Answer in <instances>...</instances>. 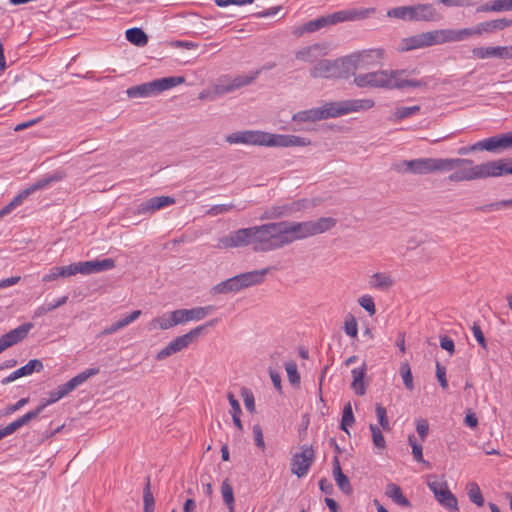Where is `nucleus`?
Here are the masks:
<instances>
[{"instance_id": "nucleus-35", "label": "nucleus", "mask_w": 512, "mask_h": 512, "mask_svg": "<svg viewBox=\"0 0 512 512\" xmlns=\"http://www.w3.org/2000/svg\"><path fill=\"white\" fill-rule=\"evenodd\" d=\"M469 168H465V166L461 168H456L457 170L449 175L448 179L451 182H462V181H472L478 179L476 165H469Z\"/></svg>"}, {"instance_id": "nucleus-17", "label": "nucleus", "mask_w": 512, "mask_h": 512, "mask_svg": "<svg viewBox=\"0 0 512 512\" xmlns=\"http://www.w3.org/2000/svg\"><path fill=\"white\" fill-rule=\"evenodd\" d=\"M396 170L401 173L430 174L432 173V158L404 160L396 166Z\"/></svg>"}, {"instance_id": "nucleus-45", "label": "nucleus", "mask_w": 512, "mask_h": 512, "mask_svg": "<svg viewBox=\"0 0 512 512\" xmlns=\"http://www.w3.org/2000/svg\"><path fill=\"white\" fill-rule=\"evenodd\" d=\"M348 10H340L329 15L323 16L326 26L349 21Z\"/></svg>"}, {"instance_id": "nucleus-21", "label": "nucleus", "mask_w": 512, "mask_h": 512, "mask_svg": "<svg viewBox=\"0 0 512 512\" xmlns=\"http://www.w3.org/2000/svg\"><path fill=\"white\" fill-rule=\"evenodd\" d=\"M472 54L478 59L487 58H500V59H512V45L497 46V47H475L472 49Z\"/></svg>"}, {"instance_id": "nucleus-5", "label": "nucleus", "mask_w": 512, "mask_h": 512, "mask_svg": "<svg viewBox=\"0 0 512 512\" xmlns=\"http://www.w3.org/2000/svg\"><path fill=\"white\" fill-rule=\"evenodd\" d=\"M375 106L373 99H347L326 102L321 106L323 119L337 118L349 113L367 111Z\"/></svg>"}, {"instance_id": "nucleus-3", "label": "nucleus", "mask_w": 512, "mask_h": 512, "mask_svg": "<svg viewBox=\"0 0 512 512\" xmlns=\"http://www.w3.org/2000/svg\"><path fill=\"white\" fill-rule=\"evenodd\" d=\"M285 246L296 240L306 239L318 234L325 233L337 224L333 217H321L313 221L287 222L281 221Z\"/></svg>"}, {"instance_id": "nucleus-14", "label": "nucleus", "mask_w": 512, "mask_h": 512, "mask_svg": "<svg viewBox=\"0 0 512 512\" xmlns=\"http://www.w3.org/2000/svg\"><path fill=\"white\" fill-rule=\"evenodd\" d=\"M315 458V452L312 446L304 445L301 447V452L295 453L291 459V472L297 477H304L310 467L312 466Z\"/></svg>"}, {"instance_id": "nucleus-48", "label": "nucleus", "mask_w": 512, "mask_h": 512, "mask_svg": "<svg viewBox=\"0 0 512 512\" xmlns=\"http://www.w3.org/2000/svg\"><path fill=\"white\" fill-rule=\"evenodd\" d=\"M99 373V368H89L72 379L69 380V383L72 384V387L75 389L79 385L83 384L87 379H89L91 376H94Z\"/></svg>"}, {"instance_id": "nucleus-63", "label": "nucleus", "mask_w": 512, "mask_h": 512, "mask_svg": "<svg viewBox=\"0 0 512 512\" xmlns=\"http://www.w3.org/2000/svg\"><path fill=\"white\" fill-rule=\"evenodd\" d=\"M436 377L439 381L440 386L443 389L448 388V382L446 378V368L441 365L439 362L436 363Z\"/></svg>"}, {"instance_id": "nucleus-33", "label": "nucleus", "mask_w": 512, "mask_h": 512, "mask_svg": "<svg viewBox=\"0 0 512 512\" xmlns=\"http://www.w3.org/2000/svg\"><path fill=\"white\" fill-rule=\"evenodd\" d=\"M270 268H263L260 270H254L246 273L239 274L243 283L244 288H248L254 285H258L264 281L265 276L269 272Z\"/></svg>"}, {"instance_id": "nucleus-1", "label": "nucleus", "mask_w": 512, "mask_h": 512, "mask_svg": "<svg viewBox=\"0 0 512 512\" xmlns=\"http://www.w3.org/2000/svg\"><path fill=\"white\" fill-rule=\"evenodd\" d=\"M252 246L255 252H269L285 247L281 222L241 228L219 238L216 248Z\"/></svg>"}, {"instance_id": "nucleus-51", "label": "nucleus", "mask_w": 512, "mask_h": 512, "mask_svg": "<svg viewBox=\"0 0 512 512\" xmlns=\"http://www.w3.org/2000/svg\"><path fill=\"white\" fill-rule=\"evenodd\" d=\"M285 369L287 372V376L289 379V382L292 385H299L300 383V375L297 370V365L294 361H289L285 364Z\"/></svg>"}, {"instance_id": "nucleus-55", "label": "nucleus", "mask_w": 512, "mask_h": 512, "mask_svg": "<svg viewBox=\"0 0 512 512\" xmlns=\"http://www.w3.org/2000/svg\"><path fill=\"white\" fill-rule=\"evenodd\" d=\"M233 208H235L233 203L213 205L206 211V215L217 216L220 214H225L231 211Z\"/></svg>"}, {"instance_id": "nucleus-29", "label": "nucleus", "mask_w": 512, "mask_h": 512, "mask_svg": "<svg viewBox=\"0 0 512 512\" xmlns=\"http://www.w3.org/2000/svg\"><path fill=\"white\" fill-rule=\"evenodd\" d=\"M512 26V19L501 18L490 21H485L477 24L478 27V36L484 33H494L499 30H503L505 28Z\"/></svg>"}, {"instance_id": "nucleus-25", "label": "nucleus", "mask_w": 512, "mask_h": 512, "mask_svg": "<svg viewBox=\"0 0 512 512\" xmlns=\"http://www.w3.org/2000/svg\"><path fill=\"white\" fill-rule=\"evenodd\" d=\"M412 21H433L439 19V14L432 4L410 6Z\"/></svg>"}, {"instance_id": "nucleus-23", "label": "nucleus", "mask_w": 512, "mask_h": 512, "mask_svg": "<svg viewBox=\"0 0 512 512\" xmlns=\"http://www.w3.org/2000/svg\"><path fill=\"white\" fill-rule=\"evenodd\" d=\"M174 203L175 199L171 196L153 197L138 205L134 214L141 215L153 213L156 210L172 205Z\"/></svg>"}, {"instance_id": "nucleus-57", "label": "nucleus", "mask_w": 512, "mask_h": 512, "mask_svg": "<svg viewBox=\"0 0 512 512\" xmlns=\"http://www.w3.org/2000/svg\"><path fill=\"white\" fill-rule=\"evenodd\" d=\"M375 412H376V416L378 418L380 426L384 430H389L390 424H389V420L387 417L386 409L381 404H376Z\"/></svg>"}, {"instance_id": "nucleus-10", "label": "nucleus", "mask_w": 512, "mask_h": 512, "mask_svg": "<svg viewBox=\"0 0 512 512\" xmlns=\"http://www.w3.org/2000/svg\"><path fill=\"white\" fill-rule=\"evenodd\" d=\"M478 179L512 174V158H502L476 165Z\"/></svg>"}, {"instance_id": "nucleus-61", "label": "nucleus", "mask_w": 512, "mask_h": 512, "mask_svg": "<svg viewBox=\"0 0 512 512\" xmlns=\"http://www.w3.org/2000/svg\"><path fill=\"white\" fill-rule=\"evenodd\" d=\"M241 395L243 397L244 405L248 411L253 413L255 411V400L252 392L246 388L242 389Z\"/></svg>"}, {"instance_id": "nucleus-18", "label": "nucleus", "mask_w": 512, "mask_h": 512, "mask_svg": "<svg viewBox=\"0 0 512 512\" xmlns=\"http://www.w3.org/2000/svg\"><path fill=\"white\" fill-rule=\"evenodd\" d=\"M32 323H24L0 337V353L25 339L32 329Z\"/></svg>"}, {"instance_id": "nucleus-49", "label": "nucleus", "mask_w": 512, "mask_h": 512, "mask_svg": "<svg viewBox=\"0 0 512 512\" xmlns=\"http://www.w3.org/2000/svg\"><path fill=\"white\" fill-rule=\"evenodd\" d=\"M468 496L471 502L476 504L477 506L481 507L484 505V498L480 491L479 486L472 482L468 486Z\"/></svg>"}, {"instance_id": "nucleus-30", "label": "nucleus", "mask_w": 512, "mask_h": 512, "mask_svg": "<svg viewBox=\"0 0 512 512\" xmlns=\"http://www.w3.org/2000/svg\"><path fill=\"white\" fill-rule=\"evenodd\" d=\"M178 325L175 310L170 313H164L161 316L155 317L149 323L150 329L168 330Z\"/></svg>"}, {"instance_id": "nucleus-39", "label": "nucleus", "mask_w": 512, "mask_h": 512, "mask_svg": "<svg viewBox=\"0 0 512 512\" xmlns=\"http://www.w3.org/2000/svg\"><path fill=\"white\" fill-rule=\"evenodd\" d=\"M70 276H73V270H72L71 264L67 265V266H56V267L51 268L49 270V272L42 277V281L50 282V281L57 280L60 277H70Z\"/></svg>"}, {"instance_id": "nucleus-28", "label": "nucleus", "mask_w": 512, "mask_h": 512, "mask_svg": "<svg viewBox=\"0 0 512 512\" xmlns=\"http://www.w3.org/2000/svg\"><path fill=\"white\" fill-rule=\"evenodd\" d=\"M244 289L240 275L226 279L212 288L214 294H227Z\"/></svg>"}, {"instance_id": "nucleus-58", "label": "nucleus", "mask_w": 512, "mask_h": 512, "mask_svg": "<svg viewBox=\"0 0 512 512\" xmlns=\"http://www.w3.org/2000/svg\"><path fill=\"white\" fill-rule=\"evenodd\" d=\"M359 305L365 309L370 316H373L376 313L375 303L371 296L363 295L358 299Z\"/></svg>"}, {"instance_id": "nucleus-60", "label": "nucleus", "mask_w": 512, "mask_h": 512, "mask_svg": "<svg viewBox=\"0 0 512 512\" xmlns=\"http://www.w3.org/2000/svg\"><path fill=\"white\" fill-rule=\"evenodd\" d=\"M344 330L348 336H351V337L357 336L358 324H357L356 319L353 316H350L349 318L346 319L345 324H344Z\"/></svg>"}, {"instance_id": "nucleus-34", "label": "nucleus", "mask_w": 512, "mask_h": 512, "mask_svg": "<svg viewBox=\"0 0 512 512\" xmlns=\"http://www.w3.org/2000/svg\"><path fill=\"white\" fill-rule=\"evenodd\" d=\"M323 112L321 111V107H315L307 110H302L295 113L292 116V120L295 122H316L323 119Z\"/></svg>"}, {"instance_id": "nucleus-9", "label": "nucleus", "mask_w": 512, "mask_h": 512, "mask_svg": "<svg viewBox=\"0 0 512 512\" xmlns=\"http://www.w3.org/2000/svg\"><path fill=\"white\" fill-rule=\"evenodd\" d=\"M217 323V319L210 320L202 325H199L193 329H191L188 333L178 336L173 339L166 347L160 350L156 359L162 361L171 355L182 351L187 348L191 343L197 340V338L204 334L207 328L214 326Z\"/></svg>"}, {"instance_id": "nucleus-62", "label": "nucleus", "mask_w": 512, "mask_h": 512, "mask_svg": "<svg viewBox=\"0 0 512 512\" xmlns=\"http://www.w3.org/2000/svg\"><path fill=\"white\" fill-rule=\"evenodd\" d=\"M252 430H253L255 445L258 448H260L261 450H264L265 449V442H264L263 432H262L261 426L259 424H255L253 426Z\"/></svg>"}, {"instance_id": "nucleus-24", "label": "nucleus", "mask_w": 512, "mask_h": 512, "mask_svg": "<svg viewBox=\"0 0 512 512\" xmlns=\"http://www.w3.org/2000/svg\"><path fill=\"white\" fill-rule=\"evenodd\" d=\"M478 27L464 28L460 30L439 29L441 44L447 42L462 41L470 36L478 35Z\"/></svg>"}, {"instance_id": "nucleus-32", "label": "nucleus", "mask_w": 512, "mask_h": 512, "mask_svg": "<svg viewBox=\"0 0 512 512\" xmlns=\"http://www.w3.org/2000/svg\"><path fill=\"white\" fill-rule=\"evenodd\" d=\"M324 47H326V45L323 44H314L304 47L296 51L295 58L302 62H313L323 53Z\"/></svg>"}, {"instance_id": "nucleus-41", "label": "nucleus", "mask_w": 512, "mask_h": 512, "mask_svg": "<svg viewBox=\"0 0 512 512\" xmlns=\"http://www.w3.org/2000/svg\"><path fill=\"white\" fill-rule=\"evenodd\" d=\"M221 494L223 498V502L227 506L229 512H235V499L232 485L229 483L228 479H225L221 485Z\"/></svg>"}, {"instance_id": "nucleus-6", "label": "nucleus", "mask_w": 512, "mask_h": 512, "mask_svg": "<svg viewBox=\"0 0 512 512\" xmlns=\"http://www.w3.org/2000/svg\"><path fill=\"white\" fill-rule=\"evenodd\" d=\"M185 82L182 76L164 77L155 79L151 82L142 83L127 89L126 94L129 98H147L156 96L163 91L171 89Z\"/></svg>"}, {"instance_id": "nucleus-20", "label": "nucleus", "mask_w": 512, "mask_h": 512, "mask_svg": "<svg viewBox=\"0 0 512 512\" xmlns=\"http://www.w3.org/2000/svg\"><path fill=\"white\" fill-rule=\"evenodd\" d=\"M260 74V70H256L249 75L237 76L229 81H221L217 86L216 90L218 93H229L243 86L251 84Z\"/></svg>"}, {"instance_id": "nucleus-11", "label": "nucleus", "mask_w": 512, "mask_h": 512, "mask_svg": "<svg viewBox=\"0 0 512 512\" xmlns=\"http://www.w3.org/2000/svg\"><path fill=\"white\" fill-rule=\"evenodd\" d=\"M428 487L433 492L436 500L443 506L449 509H458L457 498L448 489L446 481L439 479L436 476L430 477L428 480Z\"/></svg>"}, {"instance_id": "nucleus-36", "label": "nucleus", "mask_w": 512, "mask_h": 512, "mask_svg": "<svg viewBox=\"0 0 512 512\" xmlns=\"http://www.w3.org/2000/svg\"><path fill=\"white\" fill-rule=\"evenodd\" d=\"M512 10V0H492L477 8L478 12H502Z\"/></svg>"}, {"instance_id": "nucleus-44", "label": "nucleus", "mask_w": 512, "mask_h": 512, "mask_svg": "<svg viewBox=\"0 0 512 512\" xmlns=\"http://www.w3.org/2000/svg\"><path fill=\"white\" fill-rule=\"evenodd\" d=\"M506 207H512V198L506 199V200H500V201L485 204L482 206H478L475 208V211L487 213L492 210H499L501 208H506Z\"/></svg>"}, {"instance_id": "nucleus-8", "label": "nucleus", "mask_w": 512, "mask_h": 512, "mask_svg": "<svg viewBox=\"0 0 512 512\" xmlns=\"http://www.w3.org/2000/svg\"><path fill=\"white\" fill-rule=\"evenodd\" d=\"M349 62L346 57L335 60H318L309 70L312 78H348L351 75Z\"/></svg>"}, {"instance_id": "nucleus-15", "label": "nucleus", "mask_w": 512, "mask_h": 512, "mask_svg": "<svg viewBox=\"0 0 512 512\" xmlns=\"http://www.w3.org/2000/svg\"><path fill=\"white\" fill-rule=\"evenodd\" d=\"M441 44L439 30L422 32L402 40V49L409 51Z\"/></svg>"}, {"instance_id": "nucleus-52", "label": "nucleus", "mask_w": 512, "mask_h": 512, "mask_svg": "<svg viewBox=\"0 0 512 512\" xmlns=\"http://www.w3.org/2000/svg\"><path fill=\"white\" fill-rule=\"evenodd\" d=\"M369 429L372 433V440L375 447L378 449H384L386 447V442L381 430L374 424H370Z\"/></svg>"}, {"instance_id": "nucleus-27", "label": "nucleus", "mask_w": 512, "mask_h": 512, "mask_svg": "<svg viewBox=\"0 0 512 512\" xmlns=\"http://www.w3.org/2000/svg\"><path fill=\"white\" fill-rule=\"evenodd\" d=\"M367 373V364L363 362L362 366L359 368H354L351 371L352 374V383L351 388L355 392L356 395L362 396L366 393L367 384L364 380Z\"/></svg>"}, {"instance_id": "nucleus-26", "label": "nucleus", "mask_w": 512, "mask_h": 512, "mask_svg": "<svg viewBox=\"0 0 512 512\" xmlns=\"http://www.w3.org/2000/svg\"><path fill=\"white\" fill-rule=\"evenodd\" d=\"M332 465V474L337 486L344 494L350 495L352 493V486L348 477L342 472L340 461L337 455L333 458Z\"/></svg>"}, {"instance_id": "nucleus-19", "label": "nucleus", "mask_w": 512, "mask_h": 512, "mask_svg": "<svg viewBox=\"0 0 512 512\" xmlns=\"http://www.w3.org/2000/svg\"><path fill=\"white\" fill-rule=\"evenodd\" d=\"M214 306L209 305L205 307H194L191 309H177L175 310L178 325L184 324L189 321H200L206 318L214 311Z\"/></svg>"}, {"instance_id": "nucleus-31", "label": "nucleus", "mask_w": 512, "mask_h": 512, "mask_svg": "<svg viewBox=\"0 0 512 512\" xmlns=\"http://www.w3.org/2000/svg\"><path fill=\"white\" fill-rule=\"evenodd\" d=\"M369 285L373 289L386 292L393 287L394 280L389 274L377 272L370 276Z\"/></svg>"}, {"instance_id": "nucleus-50", "label": "nucleus", "mask_w": 512, "mask_h": 512, "mask_svg": "<svg viewBox=\"0 0 512 512\" xmlns=\"http://www.w3.org/2000/svg\"><path fill=\"white\" fill-rule=\"evenodd\" d=\"M488 152H501L506 150L502 134L487 138Z\"/></svg>"}, {"instance_id": "nucleus-12", "label": "nucleus", "mask_w": 512, "mask_h": 512, "mask_svg": "<svg viewBox=\"0 0 512 512\" xmlns=\"http://www.w3.org/2000/svg\"><path fill=\"white\" fill-rule=\"evenodd\" d=\"M308 206L306 199L292 201L289 203L277 204L267 208L260 216V220H274L285 216H290L295 212L304 210Z\"/></svg>"}, {"instance_id": "nucleus-2", "label": "nucleus", "mask_w": 512, "mask_h": 512, "mask_svg": "<svg viewBox=\"0 0 512 512\" xmlns=\"http://www.w3.org/2000/svg\"><path fill=\"white\" fill-rule=\"evenodd\" d=\"M406 70H378L354 77V83L360 87L404 89V88H425L427 83L424 80L405 78Z\"/></svg>"}, {"instance_id": "nucleus-47", "label": "nucleus", "mask_w": 512, "mask_h": 512, "mask_svg": "<svg viewBox=\"0 0 512 512\" xmlns=\"http://www.w3.org/2000/svg\"><path fill=\"white\" fill-rule=\"evenodd\" d=\"M99 373V368H89L72 379L69 380V383L72 384V387L75 389L79 385L83 384L87 379H89L91 376H94Z\"/></svg>"}, {"instance_id": "nucleus-46", "label": "nucleus", "mask_w": 512, "mask_h": 512, "mask_svg": "<svg viewBox=\"0 0 512 512\" xmlns=\"http://www.w3.org/2000/svg\"><path fill=\"white\" fill-rule=\"evenodd\" d=\"M355 422L354 414L352 411V406L350 403H347L342 412V419H341V429L345 431L347 434H349V431L347 429L348 426H352Z\"/></svg>"}, {"instance_id": "nucleus-43", "label": "nucleus", "mask_w": 512, "mask_h": 512, "mask_svg": "<svg viewBox=\"0 0 512 512\" xmlns=\"http://www.w3.org/2000/svg\"><path fill=\"white\" fill-rule=\"evenodd\" d=\"M387 16L391 18H397L401 20L412 21V14L410 6H400L391 8L387 11Z\"/></svg>"}, {"instance_id": "nucleus-56", "label": "nucleus", "mask_w": 512, "mask_h": 512, "mask_svg": "<svg viewBox=\"0 0 512 512\" xmlns=\"http://www.w3.org/2000/svg\"><path fill=\"white\" fill-rule=\"evenodd\" d=\"M400 373L403 378L405 387L410 391L413 390V377L408 363H404L401 365Z\"/></svg>"}, {"instance_id": "nucleus-42", "label": "nucleus", "mask_w": 512, "mask_h": 512, "mask_svg": "<svg viewBox=\"0 0 512 512\" xmlns=\"http://www.w3.org/2000/svg\"><path fill=\"white\" fill-rule=\"evenodd\" d=\"M44 368L43 363L39 359H32L26 365L17 369L20 377L31 375L34 372H40Z\"/></svg>"}, {"instance_id": "nucleus-37", "label": "nucleus", "mask_w": 512, "mask_h": 512, "mask_svg": "<svg viewBox=\"0 0 512 512\" xmlns=\"http://www.w3.org/2000/svg\"><path fill=\"white\" fill-rule=\"evenodd\" d=\"M385 494L391 498L396 504L403 507H410V501L403 495L401 488L394 483H390L386 487Z\"/></svg>"}, {"instance_id": "nucleus-22", "label": "nucleus", "mask_w": 512, "mask_h": 512, "mask_svg": "<svg viewBox=\"0 0 512 512\" xmlns=\"http://www.w3.org/2000/svg\"><path fill=\"white\" fill-rule=\"evenodd\" d=\"M472 164L473 161L468 158H432V173L452 171Z\"/></svg>"}, {"instance_id": "nucleus-13", "label": "nucleus", "mask_w": 512, "mask_h": 512, "mask_svg": "<svg viewBox=\"0 0 512 512\" xmlns=\"http://www.w3.org/2000/svg\"><path fill=\"white\" fill-rule=\"evenodd\" d=\"M382 56V49L363 50L361 52L346 56L347 61L350 64L349 66H351L349 67L351 75H354L358 69H364L370 65L375 64L379 59L382 58Z\"/></svg>"}, {"instance_id": "nucleus-38", "label": "nucleus", "mask_w": 512, "mask_h": 512, "mask_svg": "<svg viewBox=\"0 0 512 512\" xmlns=\"http://www.w3.org/2000/svg\"><path fill=\"white\" fill-rule=\"evenodd\" d=\"M126 39L135 46L144 47L148 43V36L141 28H130L126 30Z\"/></svg>"}, {"instance_id": "nucleus-59", "label": "nucleus", "mask_w": 512, "mask_h": 512, "mask_svg": "<svg viewBox=\"0 0 512 512\" xmlns=\"http://www.w3.org/2000/svg\"><path fill=\"white\" fill-rule=\"evenodd\" d=\"M326 27L323 16L319 17L315 20H311L303 25V30H306L307 33H312L320 30L321 28Z\"/></svg>"}, {"instance_id": "nucleus-16", "label": "nucleus", "mask_w": 512, "mask_h": 512, "mask_svg": "<svg viewBox=\"0 0 512 512\" xmlns=\"http://www.w3.org/2000/svg\"><path fill=\"white\" fill-rule=\"evenodd\" d=\"M73 275L77 273L83 275H89L93 273H99L102 271H107L115 267V261L111 258H106L102 260H91L84 261L78 263H72Z\"/></svg>"}, {"instance_id": "nucleus-53", "label": "nucleus", "mask_w": 512, "mask_h": 512, "mask_svg": "<svg viewBox=\"0 0 512 512\" xmlns=\"http://www.w3.org/2000/svg\"><path fill=\"white\" fill-rule=\"evenodd\" d=\"M375 11V8L350 9L348 10L349 21L367 18L369 15L374 14Z\"/></svg>"}, {"instance_id": "nucleus-40", "label": "nucleus", "mask_w": 512, "mask_h": 512, "mask_svg": "<svg viewBox=\"0 0 512 512\" xmlns=\"http://www.w3.org/2000/svg\"><path fill=\"white\" fill-rule=\"evenodd\" d=\"M420 106H410V107H397L392 114L389 116V121L391 122H399L405 118L411 117L420 111Z\"/></svg>"}, {"instance_id": "nucleus-54", "label": "nucleus", "mask_w": 512, "mask_h": 512, "mask_svg": "<svg viewBox=\"0 0 512 512\" xmlns=\"http://www.w3.org/2000/svg\"><path fill=\"white\" fill-rule=\"evenodd\" d=\"M408 442L412 448V454L414 459L419 463H426L423 458L422 446L417 443L414 435H409Z\"/></svg>"}, {"instance_id": "nucleus-64", "label": "nucleus", "mask_w": 512, "mask_h": 512, "mask_svg": "<svg viewBox=\"0 0 512 512\" xmlns=\"http://www.w3.org/2000/svg\"><path fill=\"white\" fill-rule=\"evenodd\" d=\"M289 147H307L311 145V140L307 137H300L296 135H290Z\"/></svg>"}, {"instance_id": "nucleus-7", "label": "nucleus", "mask_w": 512, "mask_h": 512, "mask_svg": "<svg viewBox=\"0 0 512 512\" xmlns=\"http://www.w3.org/2000/svg\"><path fill=\"white\" fill-rule=\"evenodd\" d=\"M66 177V173L63 170H57L50 175H47L29 187L22 190L17 196L13 198L6 206L0 210V218H3L10 214L16 207L20 206L24 200L36 191L47 188L53 183L62 181Z\"/></svg>"}, {"instance_id": "nucleus-4", "label": "nucleus", "mask_w": 512, "mask_h": 512, "mask_svg": "<svg viewBox=\"0 0 512 512\" xmlns=\"http://www.w3.org/2000/svg\"><path fill=\"white\" fill-rule=\"evenodd\" d=\"M290 134H274L260 130L236 131L226 136L229 144L265 147H289Z\"/></svg>"}]
</instances>
